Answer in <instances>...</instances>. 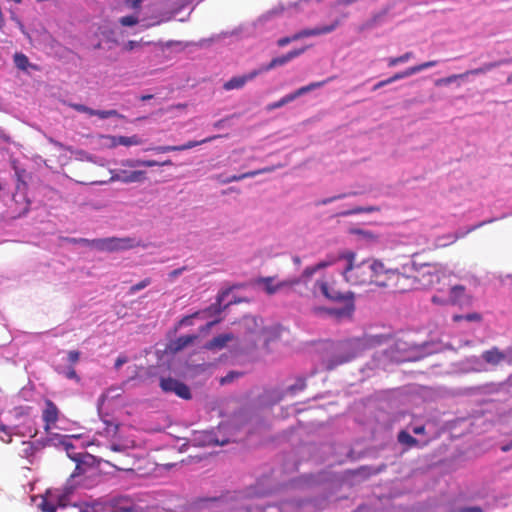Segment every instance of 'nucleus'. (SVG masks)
Masks as SVG:
<instances>
[{"label": "nucleus", "instance_id": "nucleus-39", "mask_svg": "<svg viewBox=\"0 0 512 512\" xmlns=\"http://www.w3.org/2000/svg\"><path fill=\"white\" fill-rule=\"evenodd\" d=\"M94 116H98L101 119H107L111 117H120L116 110H95Z\"/></svg>", "mask_w": 512, "mask_h": 512}, {"label": "nucleus", "instance_id": "nucleus-32", "mask_svg": "<svg viewBox=\"0 0 512 512\" xmlns=\"http://www.w3.org/2000/svg\"><path fill=\"white\" fill-rule=\"evenodd\" d=\"M385 14L386 13L383 12L373 15L369 20H367L360 26L359 30L364 31L375 27L381 21Z\"/></svg>", "mask_w": 512, "mask_h": 512}, {"label": "nucleus", "instance_id": "nucleus-1", "mask_svg": "<svg viewBox=\"0 0 512 512\" xmlns=\"http://www.w3.org/2000/svg\"><path fill=\"white\" fill-rule=\"evenodd\" d=\"M355 256L352 251H346L339 256L347 262L342 272L345 280L352 285L375 284L381 287L385 265L377 259H366L354 264Z\"/></svg>", "mask_w": 512, "mask_h": 512}, {"label": "nucleus", "instance_id": "nucleus-45", "mask_svg": "<svg viewBox=\"0 0 512 512\" xmlns=\"http://www.w3.org/2000/svg\"><path fill=\"white\" fill-rule=\"evenodd\" d=\"M67 358H68V362H69L70 364H75V363H77V362L79 361V359H80V352H79V351H77V350L69 351V352H68V356H67Z\"/></svg>", "mask_w": 512, "mask_h": 512}, {"label": "nucleus", "instance_id": "nucleus-10", "mask_svg": "<svg viewBox=\"0 0 512 512\" xmlns=\"http://www.w3.org/2000/svg\"><path fill=\"white\" fill-rule=\"evenodd\" d=\"M62 439L60 440V443L64 446V449L67 452V455L76 462V467L71 474V477L75 478L82 474L87 473L88 469H90L88 465V460H93V457L89 454H71L70 449H73L74 446L71 442L68 441L66 436H62Z\"/></svg>", "mask_w": 512, "mask_h": 512}, {"label": "nucleus", "instance_id": "nucleus-6", "mask_svg": "<svg viewBox=\"0 0 512 512\" xmlns=\"http://www.w3.org/2000/svg\"><path fill=\"white\" fill-rule=\"evenodd\" d=\"M414 271L417 280V289L434 287L446 276V271L440 264H424L420 268L413 263L409 271Z\"/></svg>", "mask_w": 512, "mask_h": 512}, {"label": "nucleus", "instance_id": "nucleus-16", "mask_svg": "<svg viewBox=\"0 0 512 512\" xmlns=\"http://www.w3.org/2000/svg\"><path fill=\"white\" fill-rule=\"evenodd\" d=\"M111 180L126 184L140 183L146 180V172L142 170L127 171L120 169L111 177Z\"/></svg>", "mask_w": 512, "mask_h": 512}, {"label": "nucleus", "instance_id": "nucleus-4", "mask_svg": "<svg viewBox=\"0 0 512 512\" xmlns=\"http://www.w3.org/2000/svg\"><path fill=\"white\" fill-rule=\"evenodd\" d=\"M66 241L71 244H81L105 252H117L142 246L140 241L131 237H107L91 240L86 238H66Z\"/></svg>", "mask_w": 512, "mask_h": 512}, {"label": "nucleus", "instance_id": "nucleus-41", "mask_svg": "<svg viewBox=\"0 0 512 512\" xmlns=\"http://www.w3.org/2000/svg\"><path fill=\"white\" fill-rule=\"evenodd\" d=\"M119 22L122 26H134L138 23V17L133 15L124 16L119 19Z\"/></svg>", "mask_w": 512, "mask_h": 512}, {"label": "nucleus", "instance_id": "nucleus-63", "mask_svg": "<svg viewBox=\"0 0 512 512\" xmlns=\"http://www.w3.org/2000/svg\"><path fill=\"white\" fill-rule=\"evenodd\" d=\"M425 432H426V429H425L424 425L416 426L413 428L414 434L420 435V434H425Z\"/></svg>", "mask_w": 512, "mask_h": 512}, {"label": "nucleus", "instance_id": "nucleus-17", "mask_svg": "<svg viewBox=\"0 0 512 512\" xmlns=\"http://www.w3.org/2000/svg\"><path fill=\"white\" fill-rule=\"evenodd\" d=\"M280 338V329L276 326H265L263 324L259 333L258 344L262 343L263 348L270 352V344Z\"/></svg>", "mask_w": 512, "mask_h": 512}, {"label": "nucleus", "instance_id": "nucleus-25", "mask_svg": "<svg viewBox=\"0 0 512 512\" xmlns=\"http://www.w3.org/2000/svg\"><path fill=\"white\" fill-rule=\"evenodd\" d=\"M233 339L232 334H220L213 339H211L209 342L206 343L205 347L209 350L214 349H222L224 348L228 342H230Z\"/></svg>", "mask_w": 512, "mask_h": 512}, {"label": "nucleus", "instance_id": "nucleus-46", "mask_svg": "<svg viewBox=\"0 0 512 512\" xmlns=\"http://www.w3.org/2000/svg\"><path fill=\"white\" fill-rule=\"evenodd\" d=\"M122 166L135 168L141 166L140 159H126L122 161Z\"/></svg>", "mask_w": 512, "mask_h": 512}, {"label": "nucleus", "instance_id": "nucleus-13", "mask_svg": "<svg viewBox=\"0 0 512 512\" xmlns=\"http://www.w3.org/2000/svg\"><path fill=\"white\" fill-rule=\"evenodd\" d=\"M299 282L300 280H285L274 284L273 277H263L257 280V283L263 286L264 291L268 295H273L283 288H289L292 291H297L296 287H298Z\"/></svg>", "mask_w": 512, "mask_h": 512}, {"label": "nucleus", "instance_id": "nucleus-12", "mask_svg": "<svg viewBox=\"0 0 512 512\" xmlns=\"http://www.w3.org/2000/svg\"><path fill=\"white\" fill-rule=\"evenodd\" d=\"M160 387L163 391L174 393L182 399L188 400L191 398L189 387L177 379L171 377L162 378L160 381Z\"/></svg>", "mask_w": 512, "mask_h": 512}, {"label": "nucleus", "instance_id": "nucleus-51", "mask_svg": "<svg viewBox=\"0 0 512 512\" xmlns=\"http://www.w3.org/2000/svg\"><path fill=\"white\" fill-rule=\"evenodd\" d=\"M65 376L68 378V379H74L76 380L77 382L80 381V378L79 376L77 375L75 369L73 367H70L68 368V370L66 371L65 373Z\"/></svg>", "mask_w": 512, "mask_h": 512}, {"label": "nucleus", "instance_id": "nucleus-18", "mask_svg": "<svg viewBox=\"0 0 512 512\" xmlns=\"http://www.w3.org/2000/svg\"><path fill=\"white\" fill-rule=\"evenodd\" d=\"M217 138V136H212L206 139H203L201 141H188L185 144L182 145H175V146H157L154 148H149L148 150L155 151L156 153H166V152H172V151H184L188 149H192L198 145L207 143L212 141L213 139Z\"/></svg>", "mask_w": 512, "mask_h": 512}, {"label": "nucleus", "instance_id": "nucleus-43", "mask_svg": "<svg viewBox=\"0 0 512 512\" xmlns=\"http://www.w3.org/2000/svg\"><path fill=\"white\" fill-rule=\"evenodd\" d=\"M40 508L43 512H55L56 506L48 499L44 498L40 504Z\"/></svg>", "mask_w": 512, "mask_h": 512}, {"label": "nucleus", "instance_id": "nucleus-23", "mask_svg": "<svg viewBox=\"0 0 512 512\" xmlns=\"http://www.w3.org/2000/svg\"><path fill=\"white\" fill-rule=\"evenodd\" d=\"M482 358L486 363L498 365L507 359V352L503 353L497 347H493L490 350L484 351L482 353Z\"/></svg>", "mask_w": 512, "mask_h": 512}, {"label": "nucleus", "instance_id": "nucleus-34", "mask_svg": "<svg viewBox=\"0 0 512 512\" xmlns=\"http://www.w3.org/2000/svg\"><path fill=\"white\" fill-rule=\"evenodd\" d=\"M412 57H413L412 52H406L399 57H391L388 59V66L394 67V66L398 65L399 63H405V62L409 61Z\"/></svg>", "mask_w": 512, "mask_h": 512}, {"label": "nucleus", "instance_id": "nucleus-60", "mask_svg": "<svg viewBox=\"0 0 512 512\" xmlns=\"http://www.w3.org/2000/svg\"><path fill=\"white\" fill-rule=\"evenodd\" d=\"M106 138L110 141V144L109 146L114 148V147H117L118 145H121V143H118V138H120V136H106Z\"/></svg>", "mask_w": 512, "mask_h": 512}, {"label": "nucleus", "instance_id": "nucleus-31", "mask_svg": "<svg viewBox=\"0 0 512 512\" xmlns=\"http://www.w3.org/2000/svg\"><path fill=\"white\" fill-rule=\"evenodd\" d=\"M385 14L386 13L383 12L373 15L369 20H367L360 26L359 30L364 31L375 27L381 21Z\"/></svg>", "mask_w": 512, "mask_h": 512}, {"label": "nucleus", "instance_id": "nucleus-38", "mask_svg": "<svg viewBox=\"0 0 512 512\" xmlns=\"http://www.w3.org/2000/svg\"><path fill=\"white\" fill-rule=\"evenodd\" d=\"M22 444V456L26 458L33 456L36 451V447L34 446V444L30 441H24Z\"/></svg>", "mask_w": 512, "mask_h": 512}, {"label": "nucleus", "instance_id": "nucleus-8", "mask_svg": "<svg viewBox=\"0 0 512 512\" xmlns=\"http://www.w3.org/2000/svg\"><path fill=\"white\" fill-rule=\"evenodd\" d=\"M510 63H512V59H501V60L494 61V62L484 63L481 67L468 70L462 74H453L446 78L438 79V80H436L435 84L437 86L448 85V84L453 83L454 81H456L459 78H464V77H467L468 75L485 74V73L491 71L492 69H495L501 65H506V64H510Z\"/></svg>", "mask_w": 512, "mask_h": 512}, {"label": "nucleus", "instance_id": "nucleus-50", "mask_svg": "<svg viewBox=\"0 0 512 512\" xmlns=\"http://www.w3.org/2000/svg\"><path fill=\"white\" fill-rule=\"evenodd\" d=\"M377 210L378 209L374 208V207H366V208L358 207V208L353 209L351 212H349V214H359V213H363V212L370 213V212L377 211Z\"/></svg>", "mask_w": 512, "mask_h": 512}, {"label": "nucleus", "instance_id": "nucleus-33", "mask_svg": "<svg viewBox=\"0 0 512 512\" xmlns=\"http://www.w3.org/2000/svg\"><path fill=\"white\" fill-rule=\"evenodd\" d=\"M14 64L20 70H27V68L29 66V59L23 53H16L14 55Z\"/></svg>", "mask_w": 512, "mask_h": 512}, {"label": "nucleus", "instance_id": "nucleus-7", "mask_svg": "<svg viewBox=\"0 0 512 512\" xmlns=\"http://www.w3.org/2000/svg\"><path fill=\"white\" fill-rule=\"evenodd\" d=\"M263 324V320L256 316H245L243 318L244 342L248 349L258 347L259 333Z\"/></svg>", "mask_w": 512, "mask_h": 512}, {"label": "nucleus", "instance_id": "nucleus-22", "mask_svg": "<svg viewBox=\"0 0 512 512\" xmlns=\"http://www.w3.org/2000/svg\"><path fill=\"white\" fill-rule=\"evenodd\" d=\"M274 169L275 168L273 166L265 167V168L258 169V170H255V171H249V172H246V173H243V174H240V175H232V176H230L228 178L220 180V182L223 183V184H227V183H231V182H236V181H240V180H243V179H246V178H252V177H255V176L260 175V174L270 173V172L274 171Z\"/></svg>", "mask_w": 512, "mask_h": 512}, {"label": "nucleus", "instance_id": "nucleus-9", "mask_svg": "<svg viewBox=\"0 0 512 512\" xmlns=\"http://www.w3.org/2000/svg\"><path fill=\"white\" fill-rule=\"evenodd\" d=\"M339 25L338 21H335L331 25L316 27L313 29H303L290 37H282L277 41V45L279 47H285L293 41H297L302 38L310 37V36H318L323 34H328L336 29Z\"/></svg>", "mask_w": 512, "mask_h": 512}, {"label": "nucleus", "instance_id": "nucleus-29", "mask_svg": "<svg viewBox=\"0 0 512 512\" xmlns=\"http://www.w3.org/2000/svg\"><path fill=\"white\" fill-rule=\"evenodd\" d=\"M385 14L386 13L383 12L373 15L369 20H367L360 26L359 30L364 31L375 27L381 21Z\"/></svg>", "mask_w": 512, "mask_h": 512}, {"label": "nucleus", "instance_id": "nucleus-24", "mask_svg": "<svg viewBox=\"0 0 512 512\" xmlns=\"http://www.w3.org/2000/svg\"><path fill=\"white\" fill-rule=\"evenodd\" d=\"M317 272L315 266H308L303 270L302 275L299 278H295L294 280H300L299 285H303V292L299 291V293L303 296L308 295L309 291V279ZM298 292V290L296 291Z\"/></svg>", "mask_w": 512, "mask_h": 512}, {"label": "nucleus", "instance_id": "nucleus-52", "mask_svg": "<svg viewBox=\"0 0 512 512\" xmlns=\"http://www.w3.org/2000/svg\"><path fill=\"white\" fill-rule=\"evenodd\" d=\"M332 79H333V77H331L327 80L319 81V82H312V83L308 84V87H309L310 91H312L316 88L322 87L323 85H325L327 82H329Z\"/></svg>", "mask_w": 512, "mask_h": 512}, {"label": "nucleus", "instance_id": "nucleus-55", "mask_svg": "<svg viewBox=\"0 0 512 512\" xmlns=\"http://www.w3.org/2000/svg\"><path fill=\"white\" fill-rule=\"evenodd\" d=\"M141 166L144 167H154V166H160V162L156 160H141L140 159Z\"/></svg>", "mask_w": 512, "mask_h": 512}, {"label": "nucleus", "instance_id": "nucleus-19", "mask_svg": "<svg viewBox=\"0 0 512 512\" xmlns=\"http://www.w3.org/2000/svg\"><path fill=\"white\" fill-rule=\"evenodd\" d=\"M260 75V71L255 69L248 74L232 77L230 80L223 84V88L227 91L234 89H241L248 82Z\"/></svg>", "mask_w": 512, "mask_h": 512}, {"label": "nucleus", "instance_id": "nucleus-59", "mask_svg": "<svg viewBox=\"0 0 512 512\" xmlns=\"http://www.w3.org/2000/svg\"><path fill=\"white\" fill-rule=\"evenodd\" d=\"M142 1L143 0H126V4L133 9H138L140 8Z\"/></svg>", "mask_w": 512, "mask_h": 512}, {"label": "nucleus", "instance_id": "nucleus-30", "mask_svg": "<svg viewBox=\"0 0 512 512\" xmlns=\"http://www.w3.org/2000/svg\"><path fill=\"white\" fill-rule=\"evenodd\" d=\"M385 14L386 13L383 12L373 15L369 20H367L360 26L359 30L364 31L375 27L381 21Z\"/></svg>", "mask_w": 512, "mask_h": 512}, {"label": "nucleus", "instance_id": "nucleus-62", "mask_svg": "<svg viewBox=\"0 0 512 512\" xmlns=\"http://www.w3.org/2000/svg\"><path fill=\"white\" fill-rule=\"evenodd\" d=\"M236 375H237V374H236V373H234V372L229 373L228 375H226L225 377H223V378L221 379V383H222V384H224V383L231 382V381L234 379V377H235Z\"/></svg>", "mask_w": 512, "mask_h": 512}, {"label": "nucleus", "instance_id": "nucleus-36", "mask_svg": "<svg viewBox=\"0 0 512 512\" xmlns=\"http://www.w3.org/2000/svg\"><path fill=\"white\" fill-rule=\"evenodd\" d=\"M151 284V279L150 278H145L143 279L142 281L132 285L130 288H129V291H128V294L129 295H133L135 294L136 292L146 288L147 286H149Z\"/></svg>", "mask_w": 512, "mask_h": 512}, {"label": "nucleus", "instance_id": "nucleus-53", "mask_svg": "<svg viewBox=\"0 0 512 512\" xmlns=\"http://www.w3.org/2000/svg\"><path fill=\"white\" fill-rule=\"evenodd\" d=\"M332 79H333V77H331L327 80L319 81V82H312V83L308 84V87H309L310 91H312L316 88L322 87L323 85H325L327 82H329Z\"/></svg>", "mask_w": 512, "mask_h": 512}, {"label": "nucleus", "instance_id": "nucleus-20", "mask_svg": "<svg viewBox=\"0 0 512 512\" xmlns=\"http://www.w3.org/2000/svg\"><path fill=\"white\" fill-rule=\"evenodd\" d=\"M114 512H141L140 508L128 497H118L112 501Z\"/></svg>", "mask_w": 512, "mask_h": 512}, {"label": "nucleus", "instance_id": "nucleus-54", "mask_svg": "<svg viewBox=\"0 0 512 512\" xmlns=\"http://www.w3.org/2000/svg\"><path fill=\"white\" fill-rule=\"evenodd\" d=\"M139 45H140V43L138 41L130 40L127 43L124 44L123 49L126 50V51H132L136 47H138Z\"/></svg>", "mask_w": 512, "mask_h": 512}, {"label": "nucleus", "instance_id": "nucleus-3", "mask_svg": "<svg viewBox=\"0 0 512 512\" xmlns=\"http://www.w3.org/2000/svg\"><path fill=\"white\" fill-rule=\"evenodd\" d=\"M15 174L17 176L15 190L4 200L5 214L10 219H17L26 215L31 206V201L28 197V185L22 179V174L19 170H16Z\"/></svg>", "mask_w": 512, "mask_h": 512}, {"label": "nucleus", "instance_id": "nucleus-35", "mask_svg": "<svg viewBox=\"0 0 512 512\" xmlns=\"http://www.w3.org/2000/svg\"><path fill=\"white\" fill-rule=\"evenodd\" d=\"M292 101H294L293 96H291V94H288V95H285L284 97H282L280 100L268 104L267 109L269 111L275 110V109H278Z\"/></svg>", "mask_w": 512, "mask_h": 512}, {"label": "nucleus", "instance_id": "nucleus-48", "mask_svg": "<svg viewBox=\"0 0 512 512\" xmlns=\"http://www.w3.org/2000/svg\"><path fill=\"white\" fill-rule=\"evenodd\" d=\"M305 385L306 384L303 378H299L294 385L290 386L289 390L292 392H295L297 390H303Z\"/></svg>", "mask_w": 512, "mask_h": 512}, {"label": "nucleus", "instance_id": "nucleus-42", "mask_svg": "<svg viewBox=\"0 0 512 512\" xmlns=\"http://www.w3.org/2000/svg\"><path fill=\"white\" fill-rule=\"evenodd\" d=\"M227 294V292H223L221 295L218 296L217 298V303L216 304H213L211 305L209 308H208V311L210 313H220L222 311L220 305H221V302L223 301V298L224 296Z\"/></svg>", "mask_w": 512, "mask_h": 512}, {"label": "nucleus", "instance_id": "nucleus-64", "mask_svg": "<svg viewBox=\"0 0 512 512\" xmlns=\"http://www.w3.org/2000/svg\"><path fill=\"white\" fill-rule=\"evenodd\" d=\"M184 269L185 268L183 267V268H178V269L171 271L169 273V277L172 279L178 277L184 271Z\"/></svg>", "mask_w": 512, "mask_h": 512}, {"label": "nucleus", "instance_id": "nucleus-49", "mask_svg": "<svg viewBox=\"0 0 512 512\" xmlns=\"http://www.w3.org/2000/svg\"><path fill=\"white\" fill-rule=\"evenodd\" d=\"M466 321H474V322H480L482 320L481 314L474 312V313H468L465 315Z\"/></svg>", "mask_w": 512, "mask_h": 512}, {"label": "nucleus", "instance_id": "nucleus-27", "mask_svg": "<svg viewBox=\"0 0 512 512\" xmlns=\"http://www.w3.org/2000/svg\"><path fill=\"white\" fill-rule=\"evenodd\" d=\"M398 442L406 445L407 447H416L419 445V441L411 436L407 431L401 430L397 435Z\"/></svg>", "mask_w": 512, "mask_h": 512}, {"label": "nucleus", "instance_id": "nucleus-57", "mask_svg": "<svg viewBox=\"0 0 512 512\" xmlns=\"http://www.w3.org/2000/svg\"><path fill=\"white\" fill-rule=\"evenodd\" d=\"M458 512H483V510L479 506H472L460 508Z\"/></svg>", "mask_w": 512, "mask_h": 512}, {"label": "nucleus", "instance_id": "nucleus-47", "mask_svg": "<svg viewBox=\"0 0 512 512\" xmlns=\"http://www.w3.org/2000/svg\"><path fill=\"white\" fill-rule=\"evenodd\" d=\"M308 92H310V89H309L308 85H306V86L300 87L299 89H297L296 91H294L293 93H290V94H291V96H293V99L295 100L296 98H298Z\"/></svg>", "mask_w": 512, "mask_h": 512}, {"label": "nucleus", "instance_id": "nucleus-14", "mask_svg": "<svg viewBox=\"0 0 512 512\" xmlns=\"http://www.w3.org/2000/svg\"><path fill=\"white\" fill-rule=\"evenodd\" d=\"M305 50H306V48L294 49V50L287 52L286 54H284L282 56L275 57L268 64L262 65L261 67H259L258 71H260V74H261L264 72H268L276 67L283 66V65L287 64L288 62H290L291 60H293L294 58L303 54L305 52Z\"/></svg>", "mask_w": 512, "mask_h": 512}, {"label": "nucleus", "instance_id": "nucleus-15", "mask_svg": "<svg viewBox=\"0 0 512 512\" xmlns=\"http://www.w3.org/2000/svg\"><path fill=\"white\" fill-rule=\"evenodd\" d=\"M59 409L56 404L51 400L45 401V408L42 412V419L44 421V430L50 434V430L55 427L59 418Z\"/></svg>", "mask_w": 512, "mask_h": 512}, {"label": "nucleus", "instance_id": "nucleus-37", "mask_svg": "<svg viewBox=\"0 0 512 512\" xmlns=\"http://www.w3.org/2000/svg\"><path fill=\"white\" fill-rule=\"evenodd\" d=\"M414 74L415 73H414L413 67H409V68H407L404 71H401V72H398V73L394 74L392 77L389 78V81H390V83H393V82H395L397 80H400V79L412 76Z\"/></svg>", "mask_w": 512, "mask_h": 512}, {"label": "nucleus", "instance_id": "nucleus-40", "mask_svg": "<svg viewBox=\"0 0 512 512\" xmlns=\"http://www.w3.org/2000/svg\"><path fill=\"white\" fill-rule=\"evenodd\" d=\"M437 63H438V61L431 60V61H427V62L418 64V65H415V66H412V67H413L414 73L416 74V73H419V72H421V71H423L425 69H428V68L436 66Z\"/></svg>", "mask_w": 512, "mask_h": 512}, {"label": "nucleus", "instance_id": "nucleus-58", "mask_svg": "<svg viewBox=\"0 0 512 512\" xmlns=\"http://www.w3.org/2000/svg\"><path fill=\"white\" fill-rule=\"evenodd\" d=\"M227 442H228L227 440L219 441L217 439L212 438L210 435L207 436V443L209 445H224Z\"/></svg>", "mask_w": 512, "mask_h": 512}, {"label": "nucleus", "instance_id": "nucleus-11", "mask_svg": "<svg viewBox=\"0 0 512 512\" xmlns=\"http://www.w3.org/2000/svg\"><path fill=\"white\" fill-rule=\"evenodd\" d=\"M356 354L353 349V343L348 341L338 345L337 354H335L331 359L327 360L326 368L328 370H333L338 365L344 364L346 362L351 361L355 358Z\"/></svg>", "mask_w": 512, "mask_h": 512}, {"label": "nucleus", "instance_id": "nucleus-2", "mask_svg": "<svg viewBox=\"0 0 512 512\" xmlns=\"http://www.w3.org/2000/svg\"><path fill=\"white\" fill-rule=\"evenodd\" d=\"M314 288H318L321 294L329 301L341 303L343 307L341 308H314V312L316 314H320L322 312H326L332 316H335L337 319L351 317L354 310V293L351 291H341L337 287V283L332 278H321L317 280L314 284Z\"/></svg>", "mask_w": 512, "mask_h": 512}, {"label": "nucleus", "instance_id": "nucleus-44", "mask_svg": "<svg viewBox=\"0 0 512 512\" xmlns=\"http://www.w3.org/2000/svg\"><path fill=\"white\" fill-rule=\"evenodd\" d=\"M72 107L78 112L86 113L90 116H94L95 110L92 108H89L83 104H72Z\"/></svg>", "mask_w": 512, "mask_h": 512}, {"label": "nucleus", "instance_id": "nucleus-21", "mask_svg": "<svg viewBox=\"0 0 512 512\" xmlns=\"http://www.w3.org/2000/svg\"><path fill=\"white\" fill-rule=\"evenodd\" d=\"M197 338H198L197 335L180 336L179 338L170 342L168 349H169V351H171L173 353H177V352L183 350L184 348H186L187 346L191 345L192 343H194V341Z\"/></svg>", "mask_w": 512, "mask_h": 512}, {"label": "nucleus", "instance_id": "nucleus-61", "mask_svg": "<svg viewBox=\"0 0 512 512\" xmlns=\"http://www.w3.org/2000/svg\"><path fill=\"white\" fill-rule=\"evenodd\" d=\"M127 362V357L119 356L115 361V368L119 369L123 364Z\"/></svg>", "mask_w": 512, "mask_h": 512}, {"label": "nucleus", "instance_id": "nucleus-26", "mask_svg": "<svg viewBox=\"0 0 512 512\" xmlns=\"http://www.w3.org/2000/svg\"><path fill=\"white\" fill-rule=\"evenodd\" d=\"M450 301L453 304H463L468 298L466 288L463 285H455L450 289Z\"/></svg>", "mask_w": 512, "mask_h": 512}, {"label": "nucleus", "instance_id": "nucleus-56", "mask_svg": "<svg viewBox=\"0 0 512 512\" xmlns=\"http://www.w3.org/2000/svg\"><path fill=\"white\" fill-rule=\"evenodd\" d=\"M335 260H329V261H321L317 264H315V268L317 269V271L321 270V269H324L330 265H332L334 263Z\"/></svg>", "mask_w": 512, "mask_h": 512}, {"label": "nucleus", "instance_id": "nucleus-28", "mask_svg": "<svg viewBox=\"0 0 512 512\" xmlns=\"http://www.w3.org/2000/svg\"><path fill=\"white\" fill-rule=\"evenodd\" d=\"M118 143H121V145L123 146L129 147L134 145H141L143 143V140L137 135L120 136V138H118Z\"/></svg>", "mask_w": 512, "mask_h": 512}, {"label": "nucleus", "instance_id": "nucleus-5", "mask_svg": "<svg viewBox=\"0 0 512 512\" xmlns=\"http://www.w3.org/2000/svg\"><path fill=\"white\" fill-rule=\"evenodd\" d=\"M411 266H403V271L384 268L383 284L397 293H405L417 289V280L414 271H409Z\"/></svg>", "mask_w": 512, "mask_h": 512}]
</instances>
